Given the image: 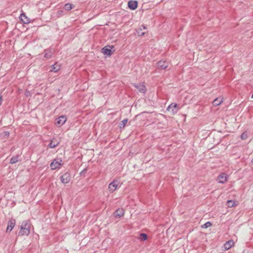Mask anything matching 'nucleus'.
Masks as SVG:
<instances>
[{
	"label": "nucleus",
	"mask_w": 253,
	"mask_h": 253,
	"mask_svg": "<svg viewBox=\"0 0 253 253\" xmlns=\"http://www.w3.org/2000/svg\"><path fill=\"white\" fill-rule=\"evenodd\" d=\"M30 226L31 223L29 220L23 221L20 226L18 236H28L30 232Z\"/></svg>",
	"instance_id": "1"
},
{
	"label": "nucleus",
	"mask_w": 253,
	"mask_h": 253,
	"mask_svg": "<svg viewBox=\"0 0 253 253\" xmlns=\"http://www.w3.org/2000/svg\"><path fill=\"white\" fill-rule=\"evenodd\" d=\"M133 85L138 89L139 92L145 93L146 91V87L142 83L133 84Z\"/></svg>",
	"instance_id": "2"
},
{
	"label": "nucleus",
	"mask_w": 253,
	"mask_h": 253,
	"mask_svg": "<svg viewBox=\"0 0 253 253\" xmlns=\"http://www.w3.org/2000/svg\"><path fill=\"white\" fill-rule=\"evenodd\" d=\"M60 179L62 183L64 184L68 183L71 179L70 173L68 172L65 173L61 176Z\"/></svg>",
	"instance_id": "3"
},
{
	"label": "nucleus",
	"mask_w": 253,
	"mask_h": 253,
	"mask_svg": "<svg viewBox=\"0 0 253 253\" xmlns=\"http://www.w3.org/2000/svg\"><path fill=\"white\" fill-rule=\"evenodd\" d=\"M62 162L61 160H60L59 161L56 160V159L54 160L50 164V168L52 169H59L61 164V162Z\"/></svg>",
	"instance_id": "4"
},
{
	"label": "nucleus",
	"mask_w": 253,
	"mask_h": 253,
	"mask_svg": "<svg viewBox=\"0 0 253 253\" xmlns=\"http://www.w3.org/2000/svg\"><path fill=\"white\" fill-rule=\"evenodd\" d=\"M15 225V220L14 219L10 220L7 224V227L6 230V232H10L12 231Z\"/></svg>",
	"instance_id": "5"
},
{
	"label": "nucleus",
	"mask_w": 253,
	"mask_h": 253,
	"mask_svg": "<svg viewBox=\"0 0 253 253\" xmlns=\"http://www.w3.org/2000/svg\"><path fill=\"white\" fill-rule=\"evenodd\" d=\"M67 119L66 117L64 116H61L58 118L56 120V125L61 126L63 125L66 122Z\"/></svg>",
	"instance_id": "6"
},
{
	"label": "nucleus",
	"mask_w": 253,
	"mask_h": 253,
	"mask_svg": "<svg viewBox=\"0 0 253 253\" xmlns=\"http://www.w3.org/2000/svg\"><path fill=\"white\" fill-rule=\"evenodd\" d=\"M119 183L117 181H114L110 183L108 189L111 192H114L118 187Z\"/></svg>",
	"instance_id": "7"
},
{
	"label": "nucleus",
	"mask_w": 253,
	"mask_h": 253,
	"mask_svg": "<svg viewBox=\"0 0 253 253\" xmlns=\"http://www.w3.org/2000/svg\"><path fill=\"white\" fill-rule=\"evenodd\" d=\"M169 111H171L173 114L176 113L178 111L177 105L176 104H171L167 109Z\"/></svg>",
	"instance_id": "8"
},
{
	"label": "nucleus",
	"mask_w": 253,
	"mask_h": 253,
	"mask_svg": "<svg viewBox=\"0 0 253 253\" xmlns=\"http://www.w3.org/2000/svg\"><path fill=\"white\" fill-rule=\"evenodd\" d=\"M217 180L220 183H224L227 180V176L225 173H221L217 178Z\"/></svg>",
	"instance_id": "9"
},
{
	"label": "nucleus",
	"mask_w": 253,
	"mask_h": 253,
	"mask_svg": "<svg viewBox=\"0 0 253 253\" xmlns=\"http://www.w3.org/2000/svg\"><path fill=\"white\" fill-rule=\"evenodd\" d=\"M157 66L159 69L164 70L168 66V63L165 61H160L157 63Z\"/></svg>",
	"instance_id": "10"
},
{
	"label": "nucleus",
	"mask_w": 253,
	"mask_h": 253,
	"mask_svg": "<svg viewBox=\"0 0 253 253\" xmlns=\"http://www.w3.org/2000/svg\"><path fill=\"white\" fill-rule=\"evenodd\" d=\"M124 213L125 211L123 209H119L115 211L114 215L116 217L120 218L124 215Z\"/></svg>",
	"instance_id": "11"
},
{
	"label": "nucleus",
	"mask_w": 253,
	"mask_h": 253,
	"mask_svg": "<svg viewBox=\"0 0 253 253\" xmlns=\"http://www.w3.org/2000/svg\"><path fill=\"white\" fill-rule=\"evenodd\" d=\"M128 6L131 10H134L137 8V2L136 1L130 0L128 2Z\"/></svg>",
	"instance_id": "12"
},
{
	"label": "nucleus",
	"mask_w": 253,
	"mask_h": 253,
	"mask_svg": "<svg viewBox=\"0 0 253 253\" xmlns=\"http://www.w3.org/2000/svg\"><path fill=\"white\" fill-rule=\"evenodd\" d=\"M60 65L56 63L50 67V72H53L56 73L58 72L60 69Z\"/></svg>",
	"instance_id": "13"
},
{
	"label": "nucleus",
	"mask_w": 253,
	"mask_h": 253,
	"mask_svg": "<svg viewBox=\"0 0 253 253\" xmlns=\"http://www.w3.org/2000/svg\"><path fill=\"white\" fill-rule=\"evenodd\" d=\"M234 244L233 240H231L226 242L224 245V248L225 250L230 249Z\"/></svg>",
	"instance_id": "14"
},
{
	"label": "nucleus",
	"mask_w": 253,
	"mask_h": 253,
	"mask_svg": "<svg viewBox=\"0 0 253 253\" xmlns=\"http://www.w3.org/2000/svg\"><path fill=\"white\" fill-rule=\"evenodd\" d=\"M59 144V142L56 141L54 139H53L50 140V142L48 144V146L50 148H54L57 146Z\"/></svg>",
	"instance_id": "15"
},
{
	"label": "nucleus",
	"mask_w": 253,
	"mask_h": 253,
	"mask_svg": "<svg viewBox=\"0 0 253 253\" xmlns=\"http://www.w3.org/2000/svg\"><path fill=\"white\" fill-rule=\"evenodd\" d=\"M44 57L46 59H49L52 56L53 51L50 49H47L44 50Z\"/></svg>",
	"instance_id": "16"
},
{
	"label": "nucleus",
	"mask_w": 253,
	"mask_h": 253,
	"mask_svg": "<svg viewBox=\"0 0 253 253\" xmlns=\"http://www.w3.org/2000/svg\"><path fill=\"white\" fill-rule=\"evenodd\" d=\"M19 18L24 23L27 24L30 22V19L27 18L24 13H22Z\"/></svg>",
	"instance_id": "17"
},
{
	"label": "nucleus",
	"mask_w": 253,
	"mask_h": 253,
	"mask_svg": "<svg viewBox=\"0 0 253 253\" xmlns=\"http://www.w3.org/2000/svg\"><path fill=\"white\" fill-rule=\"evenodd\" d=\"M146 29H147V28H146V27L145 25H142L141 26V27H140L139 28H138L136 30V32H137L138 35L139 36L144 35L145 34V33L142 32L143 31V29L145 30Z\"/></svg>",
	"instance_id": "18"
},
{
	"label": "nucleus",
	"mask_w": 253,
	"mask_h": 253,
	"mask_svg": "<svg viewBox=\"0 0 253 253\" xmlns=\"http://www.w3.org/2000/svg\"><path fill=\"white\" fill-rule=\"evenodd\" d=\"M222 102V98H216L213 101L212 103L214 106H218L221 104Z\"/></svg>",
	"instance_id": "19"
},
{
	"label": "nucleus",
	"mask_w": 253,
	"mask_h": 253,
	"mask_svg": "<svg viewBox=\"0 0 253 253\" xmlns=\"http://www.w3.org/2000/svg\"><path fill=\"white\" fill-rule=\"evenodd\" d=\"M103 53L106 55H111V50L110 49L108 48L107 47H104L102 48Z\"/></svg>",
	"instance_id": "20"
},
{
	"label": "nucleus",
	"mask_w": 253,
	"mask_h": 253,
	"mask_svg": "<svg viewBox=\"0 0 253 253\" xmlns=\"http://www.w3.org/2000/svg\"><path fill=\"white\" fill-rule=\"evenodd\" d=\"M19 160V156L16 155L11 158L10 161V164H14L17 163Z\"/></svg>",
	"instance_id": "21"
},
{
	"label": "nucleus",
	"mask_w": 253,
	"mask_h": 253,
	"mask_svg": "<svg viewBox=\"0 0 253 253\" xmlns=\"http://www.w3.org/2000/svg\"><path fill=\"white\" fill-rule=\"evenodd\" d=\"M74 7V6L70 3H67L64 5V8L65 10L69 11Z\"/></svg>",
	"instance_id": "22"
},
{
	"label": "nucleus",
	"mask_w": 253,
	"mask_h": 253,
	"mask_svg": "<svg viewBox=\"0 0 253 253\" xmlns=\"http://www.w3.org/2000/svg\"><path fill=\"white\" fill-rule=\"evenodd\" d=\"M227 206L230 208L233 207L235 206V202L232 200H228L227 202Z\"/></svg>",
	"instance_id": "23"
},
{
	"label": "nucleus",
	"mask_w": 253,
	"mask_h": 253,
	"mask_svg": "<svg viewBox=\"0 0 253 253\" xmlns=\"http://www.w3.org/2000/svg\"><path fill=\"white\" fill-rule=\"evenodd\" d=\"M128 120L127 119H124L123 120L120 125V127L121 128H124L125 126L126 125V123L127 122Z\"/></svg>",
	"instance_id": "24"
},
{
	"label": "nucleus",
	"mask_w": 253,
	"mask_h": 253,
	"mask_svg": "<svg viewBox=\"0 0 253 253\" xmlns=\"http://www.w3.org/2000/svg\"><path fill=\"white\" fill-rule=\"evenodd\" d=\"M211 222L208 221V222H207L206 223H205L204 224L202 225V228H208V227H210L211 226Z\"/></svg>",
	"instance_id": "25"
},
{
	"label": "nucleus",
	"mask_w": 253,
	"mask_h": 253,
	"mask_svg": "<svg viewBox=\"0 0 253 253\" xmlns=\"http://www.w3.org/2000/svg\"><path fill=\"white\" fill-rule=\"evenodd\" d=\"M147 236L145 233H141L140 234V239L142 241H145L147 239Z\"/></svg>",
	"instance_id": "26"
},
{
	"label": "nucleus",
	"mask_w": 253,
	"mask_h": 253,
	"mask_svg": "<svg viewBox=\"0 0 253 253\" xmlns=\"http://www.w3.org/2000/svg\"><path fill=\"white\" fill-rule=\"evenodd\" d=\"M248 134L246 131L244 132L241 135V138L242 140H245L248 138Z\"/></svg>",
	"instance_id": "27"
},
{
	"label": "nucleus",
	"mask_w": 253,
	"mask_h": 253,
	"mask_svg": "<svg viewBox=\"0 0 253 253\" xmlns=\"http://www.w3.org/2000/svg\"><path fill=\"white\" fill-rule=\"evenodd\" d=\"M63 11L62 10H58L57 12V15L58 16H61L63 15Z\"/></svg>",
	"instance_id": "28"
},
{
	"label": "nucleus",
	"mask_w": 253,
	"mask_h": 253,
	"mask_svg": "<svg viewBox=\"0 0 253 253\" xmlns=\"http://www.w3.org/2000/svg\"><path fill=\"white\" fill-rule=\"evenodd\" d=\"M30 92L29 91L27 90V91H25V96H28L30 95Z\"/></svg>",
	"instance_id": "29"
},
{
	"label": "nucleus",
	"mask_w": 253,
	"mask_h": 253,
	"mask_svg": "<svg viewBox=\"0 0 253 253\" xmlns=\"http://www.w3.org/2000/svg\"><path fill=\"white\" fill-rule=\"evenodd\" d=\"M1 101H2V96H0V105L1 104Z\"/></svg>",
	"instance_id": "30"
},
{
	"label": "nucleus",
	"mask_w": 253,
	"mask_h": 253,
	"mask_svg": "<svg viewBox=\"0 0 253 253\" xmlns=\"http://www.w3.org/2000/svg\"><path fill=\"white\" fill-rule=\"evenodd\" d=\"M252 163L253 164V160H252Z\"/></svg>",
	"instance_id": "31"
},
{
	"label": "nucleus",
	"mask_w": 253,
	"mask_h": 253,
	"mask_svg": "<svg viewBox=\"0 0 253 253\" xmlns=\"http://www.w3.org/2000/svg\"><path fill=\"white\" fill-rule=\"evenodd\" d=\"M252 98H253V94H252Z\"/></svg>",
	"instance_id": "32"
}]
</instances>
